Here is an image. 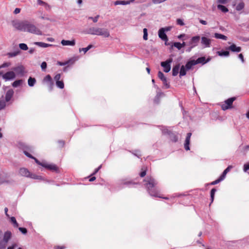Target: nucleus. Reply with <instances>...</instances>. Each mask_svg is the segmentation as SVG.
Returning <instances> with one entry per match:
<instances>
[{
	"label": "nucleus",
	"mask_w": 249,
	"mask_h": 249,
	"mask_svg": "<svg viewBox=\"0 0 249 249\" xmlns=\"http://www.w3.org/2000/svg\"><path fill=\"white\" fill-rule=\"evenodd\" d=\"M235 99V97H231L226 100L224 104H222L221 106L222 109L223 110H226L229 108H231L232 103Z\"/></svg>",
	"instance_id": "nucleus-7"
},
{
	"label": "nucleus",
	"mask_w": 249,
	"mask_h": 249,
	"mask_svg": "<svg viewBox=\"0 0 249 249\" xmlns=\"http://www.w3.org/2000/svg\"><path fill=\"white\" fill-rule=\"evenodd\" d=\"M217 53L221 56H227L229 55V52L228 51H218L217 52Z\"/></svg>",
	"instance_id": "nucleus-31"
},
{
	"label": "nucleus",
	"mask_w": 249,
	"mask_h": 249,
	"mask_svg": "<svg viewBox=\"0 0 249 249\" xmlns=\"http://www.w3.org/2000/svg\"><path fill=\"white\" fill-rule=\"evenodd\" d=\"M216 191V190L214 188L212 189L211 191V202H213V201L214 194Z\"/></svg>",
	"instance_id": "nucleus-37"
},
{
	"label": "nucleus",
	"mask_w": 249,
	"mask_h": 249,
	"mask_svg": "<svg viewBox=\"0 0 249 249\" xmlns=\"http://www.w3.org/2000/svg\"><path fill=\"white\" fill-rule=\"evenodd\" d=\"M166 0H153L152 1L154 4H159Z\"/></svg>",
	"instance_id": "nucleus-56"
},
{
	"label": "nucleus",
	"mask_w": 249,
	"mask_h": 249,
	"mask_svg": "<svg viewBox=\"0 0 249 249\" xmlns=\"http://www.w3.org/2000/svg\"><path fill=\"white\" fill-rule=\"evenodd\" d=\"M131 183L132 182L130 181H126L124 180H123L121 181L120 185H128Z\"/></svg>",
	"instance_id": "nucleus-55"
},
{
	"label": "nucleus",
	"mask_w": 249,
	"mask_h": 249,
	"mask_svg": "<svg viewBox=\"0 0 249 249\" xmlns=\"http://www.w3.org/2000/svg\"><path fill=\"white\" fill-rule=\"evenodd\" d=\"M232 168V166H229L224 171V172H223L222 174L221 175V176H220L221 178H223V179H224L225 178V176L226 175V174H227V173L228 172L230 171V170H231V169Z\"/></svg>",
	"instance_id": "nucleus-26"
},
{
	"label": "nucleus",
	"mask_w": 249,
	"mask_h": 249,
	"mask_svg": "<svg viewBox=\"0 0 249 249\" xmlns=\"http://www.w3.org/2000/svg\"><path fill=\"white\" fill-rule=\"evenodd\" d=\"M217 8L218 9H219L220 10H221L222 12H223L224 13H226V12H228V9L227 7H226L225 6L222 5L221 4H218L217 5Z\"/></svg>",
	"instance_id": "nucleus-27"
},
{
	"label": "nucleus",
	"mask_w": 249,
	"mask_h": 249,
	"mask_svg": "<svg viewBox=\"0 0 249 249\" xmlns=\"http://www.w3.org/2000/svg\"><path fill=\"white\" fill-rule=\"evenodd\" d=\"M196 64V63L195 62V60H190L188 61L186 64L185 67L187 70L191 69L193 66H195Z\"/></svg>",
	"instance_id": "nucleus-20"
},
{
	"label": "nucleus",
	"mask_w": 249,
	"mask_h": 249,
	"mask_svg": "<svg viewBox=\"0 0 249 249\" xmlns=\"http://www.w3.org/2000/svg\"><path fill=\"white\" fill-rule=\"evenodd\" d=\"M205 60V58L204 57H201L198 58L196 60H195V62L196 63V64L199 63L204 64L206 63V62H204Z\"/></svg>",
	"instance_id": "nucleus-35"
},
{
	"label": "nucleus",
	"mask_w": 249,
	"mask_h": 249,
	"mask_svg": "<svg viewBox=\"0 0 249 249\" xmlns=\"http://www.w3.org/2000/svg\"><path fill=\"white\" fill-rule=\"evenodd\" d=\"M19 53V51L14 52L12 53H8V55L9 57H15L18 55Z\"/></svg>",
	"instance_id": "nucleus-47"
},
{
	"label": "nucleus",
	"mask_w": 249,
	"mask_h": 249,
	"mask_svg": "<svg viewBox=\"0 0 249 249\" xmlns=\"http://www.w3.org/2000/svg\"><path fill=\"white\" fill-rule=\"evenodd\" d=\"M19 47L21 50L26 51L28 49L27 45L25 43H20L19 44Z\"/></svg>",
	"instance_id": "nucleus-34"
},
{
	"label": "nucleus",
	"mask_w": 249,
	"mask_h": 249,
	"mask_svg": "<svg viewBox=\"0 0 249 249\" xmlns=\"http://www.w3.org/2000/svg\"><path fill=\"white\" fill-rule=\"evenodd\" d=\"M173 46L177 48L178 50H180L182 48L181 45V43H179V42H175V43H174Z\"/></svg>",
	"instance_id": "nucleus-46"
},
{
	"label": "nucleus",
	"mask_w": 249,
	"mask_h": 249,
	"mask_svg": "<svg viewBox=\"0 0 249 249\" xmlns=\"http://www.w3.org/2000/svg\"><path fill=\"white\" fill-rule=\"evenodd\" d=\"M201 43L204 48H209L211 46V39L206 36H202Z\"/></svg>",
	"instance_id": "nucleus-10"
},
{
	"label": "nucleus",
	"mask_w": 249,
	"mask_h": 249,
	"mask_svg": "<svg viewBox=\"0 0 249 249\" xmlns=\"http://www.w3.org/2000/svg\"><path fill=\"white\" fill-rule=\"evenodd\" d=\"M87 33L92 35L100 36L104 37H108L110 36L108 29L98 27H91L89 28Z\"/></svg>",
	"instance_id": "nucleus-2"
},
{
	"label": "nucleus",
	"mask_w": 249,
	"mask_h": 249,
	"mask_svg": "<svg viewBox=\"0 0 249 249\" xmlns=\"http://www.w3.org/2000/svg\"><path fill=\"white\" fill-rule=\"evenodd\" d=\"M214 36L217 39H221L225 40L227 39V37L226 36L219 33H215L214 34Z\"/></svg>",
	"instance_id": "nucleus-23"
},
{
	"label": "nucleus",
	"mask_w": 249,
	"mask_h": 249,
	"mask_svg": "<svg viewBox=\"0 0 249 249\" xmlns=\"http://www.w3.org/2000/svg\"><path fill=\"white\" fill-rule=\"evenodd\" d=\"M158 35L159 37L162 40L167 42L168 41V37L165 33L164 29H160L158 32Z\"/></svg>",
	"instance_id": "nucleus-13"
},
{
	"label": "nucleus",
	"mask_w": 249,
	"mask_h": 249,
	"mask_svg": "<svg viewBox=\"0 0 249 249\" xmlns=\"http://www.w3.org/2000/svg\"><path fill=\"white\" fill-rule=\"evenodd\" d=\"M14 93V91L13 89H10L8 90L5 94V100L7 103L10 102V101L12 99L13 95Z\"/></svg>",
	"instance_id": "nucleus-12"
},
{
	"label": "nucleus",
	"mask_w": 249,
	"mask_h": 249,
	"mask_svg": "<svg viewBox=\"0 0 249 249\" xmlns=\"http://www.w3.org/2000/svg\"><path fill=\"white\" fill-rule=\"evenodd\" d=\"M192 135L191 133H188L187 134V136L185 139V143H184V148L186 150H190V138Z\"/></svg>",
	"instance_id": "nucleus-15"
},
{
	"label": "nucleus",
	"mask_w": 249,
	"mask_h": 249,
	"mask_svg": "<svg viewBox=\"0 0 249 249\" xmlns=\"http://www.w3.org/2000/svg\"><path fill=\"white\" fill-rule=\"evenodd\" d=\"M228 49L233 52H240L241 51V48L240 47H237L234 44H232L230 46H229Z\"/></svg>",
	"instance_id": "nucleus-17"
},
{
	"label": "nucleus",
	"mask_w": 249,
	"mask_h": 249,
	"mask_svg": "<svg viewBox=\"0 0 249 249\" xmlns=\"http://www.w3.org/2000/svg\"><path fill=\"white\" fill-rule=\"evenodd\" d=\"M17 246L16 244H14L12 246L9 247L7 249H14Z\"/></svg>",
	"instance_id": "nucleus-64"
},
{
	"label": "nucleus",
	"mask_w": 249,
	"mask_h": 249,
	"mask_svg": "<svg viewBox=\"0 0 249 249\" xmlns=\"http://www.w3.org/2000/svg\"><path fill=\"white\" fill-rule=\"evenodd\" d=\"M200 40V36H193L188 42V45L191 46V48H194L196 46Z\"/></svg>",
	"instance_id": "nucleus-8"
},
{
	"label": "nucleus",
	"mask_w": 249,
	"mask_h": 249,
	"mask_svg": "<svg viewBox=\"0 0 249 249\" xmlns=\"http://www.w3.org/2000/svg\"><path fill=\"white\" fill-rule=\"evenodd\" d=\"M0 75L2 76L3 79L6 81L12 80L16 77V73L13 70L8 71L5 73H3L2 72V74Z\"/></svg>",
	"instance_id": "nucleus-4"
},
{
	"label": "nucleus",
	"mask_w": 249,
	"mask_h": 249,
	"mask_svg": "<svg viewBox=\"0 0 249 249\" xmlns=\"http://www.w3.org/2000/svg\"><path fill=\"white\" fill-rule=\"evenodd\" d=\"M29 177L32 178L36 179H42L41 176H37L35 174H31V173H30V176H29Z\"/></svg>",
	"instance_id": "nucleus-38"
},
{
	"label": "nucleus",
	"mask_w": 249,
	"mask_h": 249,
	"mask_svg": "<svg viewBox=\"0 0 249 249\" xmlns=\"http://www.w3.org/2000/svg\"><path fill=\"white\" fill-rule=\"evenodd\" d=\"M43 82L45 83L48 85L50 90L52 89L53 86V82L52 78L50 75H47L44 78Z\"/></svg>",
	"instance_id": "nucleus-11"
},
{
	"label": "nucleus",
	"mask_w": 249,
	"mask_h": 249,
	"mask_svg": "<svg viewBox=\"0 0 249 249\" xmlns=\"http://www.w3.org/2000/svg\"><path fill=\"white\" fill-rule=\"evenodd\" d=\"M20 8H16L14 11V13L15 14H18L19 13H20Z\"/></svg>",
	"instance_id": "nucleus-63"
},
{
	"label": "nucleus",
	"mask_w": 249,
	"mask_h": 249,
	"mask_svg": "<svg viewBox=\"0 0 249 249\" xmlns=\"http://www.w3.org/2000/svg\"><path fill=\"white\" fill-rule=\"evenodd\" d=\"M37 2L38 4L44 6L46 9L50 8V6L42 0H37Z\"/></svg>",
	"instance_id": "nucleus-28"
},
{
	"label": "nucleus",
	"mask_w": 249,
	"mask_h": 249,
	"mask_svg": "<svg viewBox=\"0 0 249 249\" xmlns=\"http://www.w3.org/2000/svg\"><path fill=\"white\" fill-rule=\"evenodd\" d=\"M34 44L36 45H37L39 47H42V48H47L50 46H53V45L45 43L42 42H34Z\"/></svg>",
	"instance_id": "nucleus-19"
},
{
	"label": "nucleus",
	"mask_w": 249,
	"mask_h": 249,
	"mask_svg": "<svg viewBox=\"0 0 249 249\" xmlns=\"http://www.w3.org/2000/svg\"><path fill=\"white\" fill-rule=\"evenodd\" d=\"M24 154L27 156L29 158H30L31 159H33L34 157L32 156L30 153H29L28 152H27L26 151L24 150Z\"/></svg>",
	"instance_id": "nucleus-59"
},
{
	"label": "nucleus",
	"mask_w": 249,
	"mask_h": 249,
	"mask_svg": "<svg viewBox=\"0 0 249 249\" xmlns=\"http://www.w3.org/2000/svg\"><path fill=\"white\" fill-rule=\"evenodd\" d=\"M26 21H20L18 20H14L12 22L13 26L16 29L21 31H24L25 25Z\"/></svg>",
	"instance_id": "nucleus-5"
},
{
	"label": "nucleus",
	"mask_w": 249,
	"mask_h": 249,
	"mask_svg": "<svg viewBox=\"0 0 249 249\" xmlns=\"http://www.w3.org/2000/svg\"><path fill=\"white\" fill-rule=\"evenodd\" d=\"M22 83L23 80L22 79L17 80L12 83V86L14 88H17L20 86Z\"/></svg>",
	"instance_id": "nucleus-25"
},
{
	"label": "nucleus",
	"mask_w": 249,
	"mask_h": 249,
	"mask_svg": "<svg viewBox=\"0 0 249 249\" xmlns=\"http://www.w3.org/2000/svg\"><path fill=\"white\" fill-rule=\"evenodd\" d=\"M3 172L1 171V169H0V184L7 182V181L1 179V177L3 176Z\"/></svg>",
	"instance_id": "nucleus-45"
},
{
	"label": "nucleus",
	"mask_w": 249,
	"mask_h": 249,
	"mask_svg": "<svg viewBox=\"0 0 249 249\" xmlns=\"http://www.w3.org/2000/svg\"><path fill=\"white\" fill-rule=\"evenodd\" d=\"M88 51V48L87 47L79 49V52H81V51H83L84 53H86Z\"/></svg>",
	"instance_id": "nucleus-60"
},
{
	"label": "nucleus",
	"mask_w": 249,
	"mask_h": 249,
	"mask_svg": "<svg viewBox=\"0 0 249 249\" xmlns=\"http://www.w3.org/2000/svg\"><path fill=\"white\" fill-rule=\"evenodd\" d=\"M162 133L164 134H168L170 135L171 132L165 127H163L162 129Z\"/></svg>",
	"instance_id": "nucleus-43"
},
{
	"label": "nucleus",
	"mask_w": 249,
	"mask_h": 249,
	"mask_svg": "<svg viewBox=\"0 0 249 249\" xmlns=\"http://www.w3.org/2000/svg\"><path fill=\"white\" fill-rule=\"evenodd\" d=\"M99 16L98 15L96 17L93 18L91 17H89V19H91L94 22L96 23L98 21V18H99Z\"/></svg>",
	"instance_id": "nucleus-49"
},
{
	"label": "nucleus",
	"mask_w": 249,
	"mask_h": 249,
	"mask_svg": "<svg viewBox=\"0 0 249 249\" xmlns=\"http://www.w3.org/2000/svg\"><path fill=\"white\" fill-rule=\"evenodd\" d=\"M130 3V1L125 0H117L114 2V4L115 5H127Z\"/></svg>",
	"instance_id": "nucleus-22"
},
{
	"label": "nucleus",
	"mask_w": 249,
	"mask_h": 249,
	"mask_svg": "<svg viewBox=\"0 0 249 249\" xmlns=\"http://www.w3.org/2000/svg\"><path fill=\"white\" fill-rule=\"evenodd\" d=\"M41 68L42 71H45L47 68V63L45 62H43L41 64Z\"/></svg>",
	"instance_id": "nucleus-53"
},
{
	"label": "nucleus",
	"mask_w": 249,
	"mask_h": 249,
	"mask_svg": "<svg viewBox=\"0 0 249 249\" xmlns=\"http://www.w3.org/2000/svg\"><path fill=\"white\" fill-rule=\"evenodd\" d=\"M223 180V178L220 177V178L218 179L215 180V181H213L211 183V184L212 185L216 184L218 183L219 182H220L221 181H222Z\"/></svg>",
	"instance_id": "nucleus-50"
},
{
	"label": "nucleus",
	"mask_w": 249,
	"mask_h": 249,
	"mask_svg": "<svg viewBox=\"0 0 249 249\" xmlns=\"http://www.w3.org/2000/svg\"><path fill=\"white\" fill-rule=\"evenodd\" d=\"M24 32H28L37 35H42V32L39 29L28 21H26Z\"/></svg>",
	"instance_id": "nucleus-3"
},
{
	"label": "nucleus",
	"mask_w": 249,
	"mask_h": 249,
	"mask_svg": "<svg viewBox=\"0 0 249 249\" xmlns=\"http://www.w3.org/2000/svg\"><path fill=\"white\" fill-rule=\"evenodd\" d=\"M249 169V164H245L244 165V171L247 172Z\"/></svg>",
	"instance_id": "nucleus-61"
},
{
	"label": "nucleus",
	"mask_w": 249,
	"mask_h": 249,
	"mask_svg": "<svg viewBox=\"0 0 249 249\" xmlns=\"http://www.w3.org/2000/svg\"><path fill=\"white\" fill-rule=\"evenodd\" d=\"M143 38L144 40H146L148 39L147 30L146 28H144L143 30Z\"/></svg>",
	"instance_id": "nucleus-42"
},
{
	"label": "nucleus",
	"mask_w": 249,
	"mask_h": 249,
	"mask_svg": "<svg viewBox=\"0 0 249 249\" xmlns=\"http://www.w3.org/2000/svg\"><path fill=\"white\" fill-rule=\"evenodd\" d=\"M39 18L42 19H45L51 21V19L49 17L46 16V15L44 14H43L42 13H41V15L40 16H39Z\"/></svg>",
	"instance_id": "nucleus-40"
},
{
	"label": "nucleus",
	"mask_w": 249,
	"mask_h": 249,
	"mask_svg": "<svg viewBox=\"0 0 249 249\" xmlns=\"http://www.w3.org/2000/svg\"><path fill=\"white\" fill-rule=\"evenodd\" d=\"M75 40L74 39H73L71 40H67L63 39L61 41V44L63 46H74L75 45Z\"/></svg>",
	"instance_id": "nucleus-14"
},
{
	"label": "nucleus",
	"mask_w": 249,
	"mask_h": 249,
	"mask_svg": "<svg viewBox=\"0 0 249 249\" xmlns=\"http://www.w3.org/2000/svg\"><path fill=\"white\" fill-rule=\"evenodd\" d=\"M177 23L180 26H183L184 25L183 20L180 18H178L177 19Z\"/></svg>",
	"instance_id": "nucleus-51"
},
{
	"label": "nucleus",
	"mask_w": 249,
	"mask_h": 249,
	"mask_svg": "<svg viewBox=\"0 0 249 249\" xmlns=\"http://www.w3.org/2000/svg\"><path fill=\"white\" fill-rule=\"evenodd\" d=\"M18 229L23 234L27 233V230L24 228H19Z\"/></svg>",
	"instance_id": "nucleus-58"
},
{
	"label": "nucleus",
	"mask_w": 249,
	"mask_h": 249,
	"mask_svg": "<svg viewBox=\"0 0 249 249\" xmlns=\"http://www.w3.org/2000/svg\"><path fill=\"white\" fill-rule=\"evenodd\" d=\"M57 64L60 65V66H64V65H68V63H67L66 61H65L64 62H60V61H58L57 62Z\"/></svg>",
	"instance_id": "nucleus-62"
},
{
	"label": "nucleus",
	"mask_w": 249,
	"mask_h": 249,
	"mask_svg": "<svg viewBox=\"0 0 249 249\" xmlns=\"http://www.w3.org/2000/svg\"><path fill=\"white\" fill-rule=\"evenodd\" d=\"M179 68V64H178L173 67L172 70V74L173 76H176L178 74Z\"/></svg>",
	"instance_id": "nucleus-21"
},
{
	"label": "nucleus",
	"mask_w": 249,
	"mask_h": 249,
	"mask_svg": "<svg viewBox=\"0 0 249 249\" xmlns=\"http://www.w3.org/2000/svg\"><path fill=\"white\" fill-rule=\"evenodd\" d=\"M75 61L76 59L74 58H72L70 59L69 60L66 61V62L68 63V65H72Z\"/></svg>",
	"instance_id": "nucleus-48"
},
{
	"label": "nucleus",
	"mask_w": 249,
	"mask_h": 249,
	"mask_svg": "<svg viewBox=\"0 0 249 249\" xmlns=\"http://www.w3.org/2000/svg\"><path fill=\"white\" fill-rule=\"evenodd\" d=\"M144 181L145 182L144 185L150 196L155 197H162L160 196L159 191L156 188H155V186L157 184V182L153 178L147 176L144 180Z\"/></svg>",
	"instance_id": "nucleus-1"
},
{
	"label": "nucleus",
	"mask_w": 249,
	"mask_h": 249,
	"mask_svg": "<svg viewBox=\"0 0 249 249\" xmlns=\"http://www.w3.org/2000/svg\"><path fill=\"white\" fill-rule=\"evenodd\" d=\"M36 83V80L35 78L30 77L28 80V84L30 87H33Z\"/></svg>",
	"instance_id": "nucleus-24"
},
{
	"label": "nucleus",
	"mask_w": 249,
	"mask_h": 249,
	"mask_svg": "<svg viewBox=\"0 0 249 249\" xmlns=\"http://www.w3.org/2000/svg\"><path fill=\"white\" fill-rule=\"evenodd\" d=\"M244 3L243 2H241L237 5L236 7V9L237 11H240L244 8Z\"/></svg>",
	"instance_id": "nucleus-29"
},
{
	"label": "nucleus",
	"mask_w": 249,
	"mask_h": 249,
	"mask_svg": "<svg viewBox=\"0 0 249 249\" xmlns=\"http://www.w3.org/2000/svg\"><path fill=\"white\" fill-rule=\"evenodd\" d=\"M11 65V63L9 62L3 63L2 65H0V69L2 68L9 67Z\"/></svg>",
	"instance_id": "nucleus-36"
},
{
	"label": "nucleus",
	"mask_w": 249,
	"mask_h": 249,
	"mask_svg": "<svg viewBox=\"0 0 249 249\" xmlns=\"http://www.w3.org/2000/svg\"><path fill=\"white\" fill-rule=\"evenodd\" d=\"M19 173L21 176L26 177H29L30 176V172L25 168H20L19 171Z\"/></svg>",
	"instance_id": "nucleus-16"
},
{
	"label": "nucleus",
	"mask_w": 249,
	"mask_h": 249,
	"mask_svg": "<svg viewBox=\"0 0 249 249\" xmlns=\"http://www.w3.org/2000/svg\"><path fill=\"white\" fill-rule=\"evenodd\" d=\"M56 86L60 89H63L64 87V83L62 81H58L56 82Z\"/></svg>",
	"instance_id": "nucleus-33"
},
{
	"label": "nucleus",
	"mask_w": 249,
	"mask_h": 249,
	"mask_svg": "<svg viewBox=\"0 0 249 249\" xmlns=\"http://www.w3.org/2000/svg\"><path fill=\"white\" fill-rule=\"evenodd\" d=\"M173 62V59L170 58L166 61L161 62L160 65L163 68V71L165 72H168L171 70V64Z\"/></svg>",
	"instance_id": "nucleus-6"
},
{
	"label": "nucleus",
	"mask_w": 249,
	"mask_h": 249,
	"mask_svg": "<svg viewBox=\"0 0 249 249\" xmlns=\"http://www.w3.org/2000/svg\"><path fill=\"white\" fill-rule=\"evenodd\" d=\"M170 137L173 142H176L178 141V137L172 133L170 135Z\"/></svg>",
	"instance_id": "nucleus-39"
},
{
	"label": "nucleus",
	"mask_w": 249,
	"mask_h": 249,
	"mask_svg": "<svg viewBox=\"0 0 249 249\" xmlns=\"http://www.w3.org/2000/svg\"><path fill=\"white\" fill-rule=\"evenodd\" d=\"M24 67L22 65H19L12 68V70L16 73V75L23 76L25 73Z\"/></svg>",
	"instance_id": "nucleus-9"
},
{
	"label": "nucleus",
	"mask_w": 249,
	"mask_h": 249,
	"mask_svg": "<svg viewBox=\"0 0 249 249\" xmlns=\"http://www.w3.org/2000/svg\"><path fill=\"white\" fill-rule=\"evenodd\" d=\"M6 103L4 100H0V110L4 109L6 107Z\"/></svg>",
	"instance_id": "nucleus-30"
},
{
	"label": "nucleus",
	"mask_w": 249,
	"mask_h": 249,
	"mask_svg": "<svg viewBox=\"0 0 249 249\" xmlns=\"http://www.w3.org/2000/svg\"><path fill=\"white\" fill-rule=\"evenodd\" d=\"M35 162L38 165H41L43 167V164H44L45 162H40L37 159H36V158L34 157L33 159Z\"/></svg>",
	"instance_id": "nucleus-54"
},
{
	"label": "nucleus",
	"mask_w": 249,
	"mask_h": 249,
	"mask_svg": "<svg viewBox=\"0 0 249 249\" xmlns=\"http://www.w3.org/2000/svg\"><path fill=\"white\" fill-rule=\"evenodd\" d=\"M162 81L166 89L169 88V83L167 82V78L163 79V80H162Z\"/></svg>",
	"instance_id": "nucleus-52"
},
{
	"label": "nucleus",
	"mask_w": 249,
	"mask_h": 249,
	"mask_svg": "<svg viewBox=\"0 0 249 249\" xmlns=\"http://www.w3.org/2000/svg\"><path fill=\"white\" fill-rule=\"evenodd\" d=\"M158 77L162 81L163 80V79L166 78L164 74L160 71H159L158 72Z\"/></svg>",
	"instance_id": "nucleus-41"
},
{
	"label": "nucleus",
	"mask_w": 249,
	"mask_h": 249,
	"mask_svg": "<svg viewBox=\"0 0 249 249\" xmlns=\"http://www.w3.org/2000/svg\"><path fill=\"white\" fill-rule=\"evenodd\" d=\"M60 78H61L60 74H57L54 77V79L56 81V82L58 81H60Z\"/></svg>",
	"instance_id": "nucleus-57"
},
{
	"label": "nucleus",
	"mask_w": 249,
	"mask_h": 249,
	"mask_svg": "<svg viewBox=\"0 0 249 249\" xmlns=\"http://www.w3.org/2000/svg\"><path fill=\"white\" fill-rule=\"evenodd\" d=\"M186 71L185 69V67L184 66H182L180 68V72H179L180 76H184V75H186Z\"/></svg>",
	"instance_id": "nucleus-32"
},
{
	"label": "nucleus",
	"mask_w": 249,
	"mask_h": 249,
	"mask_svg": "<svg viewBox=\"0 0 249 249\" xmlns=\"http://www.w3.org/2000/svg\"><path fill=\"white\" fill-rule=\"evenodd\" d=\"M43 167L47 169H49L53 171H56L57 169V167L55 165L53 164H48L46 162L44 163V164H43Z\"/></svg>",
	"instance_id": "nucleus-18"
},
{
	"label": "nucleus",
	"mask_w": 249,
	"mask_h": 249,
	"mask_svg": "<svg viewBox=\"0 0 249 249\" xmlns=\"http://www.w3.org/2000/svg\"><path fill=\"white\" fill-rule=\"evenodd\" d=\"M11 221L14 224V226L16 227H18V223H17L16 218L14 217H11Z\"/></svg>",
	"instance_id": "nucleus-44"
}]
</instances>
